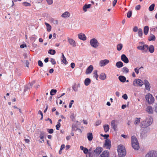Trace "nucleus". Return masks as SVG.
Masks as SVG:
<instances>
[{
    "mask_svg": "<svg viewBox=\"0 0 157 157\" xmlns=\"http://www.w3.org/2000/svg\"><path fill=\"white\" fill-rule=\"evenodd\" d=\"M152 121V118L151 117H148L141 122V126L143 128L147 127L151 124Z\"/></svg>",
    "mask_w": 157,
    "mask_h": 157,
    "instance_id": "1",
    "label": "nucleus"
},
{
    "mask_svg": "<svg viewBox=\"0 0 157 157\" xmlns=\"http://www.w3.org/2000/svg\"><path fill=\"white\" fill-rule=\"evenodd\" d=\"M132 145V147L135 150H138L139 148V145L136 138L134 136L131 137Z\"/></svg>",
    "mask_w": 157,
    "mask_h": 157,
    "instance_id": "2",
    "label": "nucleus"
},
{
    "mask_svg": "<svg viewBox=\"0 0 157 157\" xmlns=\"http://www.w3.org/2000/svg\"><path fill=\"white\" fill-rule=\"evenodd\" d=\"M117 151L118 155L120 157H124L126 154L125 147L122 145H120L118 147Z\"/></svg>",
    "mask_w": 157,
    "mask_h": 157,
    "instance_id": "3",
    "label": "nucleus"
},
{
    "mask_svg": "<svg viewBox=\"0 0 157 157\" xmlns=\"http://www.w3.org/2000/svg\"><path fill=\"white\" fill-rule=\"evenodd\" d=\"M146 100L147 101L148 103L151 104L154 102V98L152 95L149 94H147L145 97Z\"/></svg>",
    "mask_w": 157,
    "mask_h": 157,
    "instance_id": "4",
    "label": "nucleus"
},
{
    "mask_svg": "<svg viewBox=\"0 0 157 157\" xmlns=\"http://www.w3.org/2000/svg\"><path fill=\"white\" fill-rule=\"evenodd\" d=\"M144 82L139 79H136L133 82V85L135 86H142L143 85Z\"/></svg>",
    "mask_w": 157,
    "mask_h": 157,
    "instance_id": "5",
    "label": "nucleus"
},
{
    "mask_svg": "<svg viewBox=\"0 0 157 157\" xmlns=\"http://www.w3.org/2000/svg\"><path fill=\"white\" fill-rule=\"evenodd\" d=\"M90 44L93 47L96 48L98 46L99 43L97 39L93 38L90 40Z\"/></svg>",
    "mask_w": 157,
    "mask_h": 157,
    "instance_id": "6",
    "label": "nucleus"
},
{
    "mask_svg": "<svg viewBox=\"0 0 157 157\" xmlns=\"http://www.w3.org/2000/svg\"><path fill=\"white\" fill-rule=\"evenodd\" d=\"M145 157H157V151H151L146 155Z\"/></svg>",
    "mask_w": 157,
    "mask_h": 157,
    "instance_id": "7",
    "label": "nucleus"
},
{
    "mask_svg": "<svg viewBox=\"0 0 157 157\" xmlns=\"http://www.w3.org/2000/svg\"><path fill=\"white\" fill-rule=\"evenodd\" d=\"M103 147H105L107 149H109L111 147V143L110 140L109 139H107L105 141V143L103 145Z\"/></svg>",
    "mask_w": 157,
    "mask_h": 157,
    "instance_id": "8",
    "label": "nucleus"
},
{
    "mask_svg": "<svg viewBox=\"0 0 157 157\" xmlns=\"http://www.w3.org/2000/svg\"><path fill=\"white\" fill-rule=\"evenodd\" d=\"M102 150L103 148L102 147H97L95 150L94 151V155H98Z\"/></svg>",
    "mask_w": 157,
    "mask_h": 157,
    "instance_id": "9",
    "label": "nucleus"
},
{
    "mask_svg": "<svg viewBox=\"0 0 157 157\" xmlns=\"http://www.w3.org/2000/svg\"><path fill=\"white\" fill-rule=\"evenodd\" d=\"M109 62V60L107 59L101 60L99 62V65L101 67H104L108 64Z\"/></svg>",
    "mask_w": 157,
    "mask_h": 157,
    "instance_id": "10",
    "label": "nucleus"
},
{
    "mask_svg": "<svg viewBox=\"0 0 157 157\" xmlns=\"http://www.w3.org/2000/svg\"><path fill=\"white\" fill-rule=\"evenodd\" d=\"M137 48L139 50L143 51V52H146L148 49V46L147 45H144L143 46H138Z\"/></svg>",
    "mask_w": 157,
    "mask_h": 157,
    "instance_id": "11",
    "label": "nucleus"
},
{
    "mask_svg": "<svg viewBox=\"0 0 157 157\" xmlns=\"http://www.w3.org/2000/svg\"><path fill=\"white\" fill-rule=\"evenodd\" d=\"M117 121L116 120H113L111 122V124L112 127L114 131L116 130V128H117V125L116 124Z\"/></svg>",
    "mask_w": 157,
    "mask_h": 157,
    "instance_id": "12",
    "label": "nucleus"
},
{
    "mask_svg": "<svg viewBox=\"0 0 157 157\" xmlns=\"http://www.w3.org/2000/svg\"><path fill=\"white\" fill-rule=\"evenodd\" d=\"M121 60L124 63H127L129 62V60L126 56L124 54H122L121 56Z\"/></svg>",
    "mask_w": 157,
    "mask_h": 157,
    "instance_id": "13",
    "label": "nucleus"
},
{
    "mask_svg": "<svg viewBox=\"0 0 157 157\" xmlns=\"http://www.w3.org/2000/svg\"><path fill=\"white\" fill-rule=\"evenodd\" d=\"M34 83V82H33L30 83H29L28 85L25 86L24 88V92H26L28 89H29L30 88H31L32 86L33 85Z\"/></svg>",
    "mask_w": 157,
    "mask_h": 157,
    "instance_id": "14",
    "label": "nucleus"
},
{
    "mask_svg": "<svg viewBox=\"0 0 157 157\" xmlns=\"http://www.w3.org/2000/svg\"><path fill=\"white\" fill-rule=\"evenodd\" d=\"M93 69V67L92 65H90L86 69V74H89L91 73Z\"/></svg>",
    "mask_w": 157,
    "mask_h": 157,
    "instance_id": "15",
    "label": "nucleus"
},
{
    "mask_svg": "<svg viewBox=\"0 0 157 157\" xmlns=\"http://www.w3.org/2000/svg\"><path fill=\"white\" fill-rule=\"evenodd\" d=\"M145 87L146 89L148 90H150V86L149 82L146 79L144 81V83Z\"/></svg>",
    "mask_w": 157,
    "mask_h": 157,
    "instance_id": "16",
    "label": "nucleus"
},
{
    "mask_svg": "<svg viewBox=\"0 0 157 157\" xmlns=\"http://www.w3.org/2000/svg\"><path fill=\"white\" fill-rule=\"evenodd\" d=\"M68 41L69 44L73 47L76 46V43L74 40L72 39L68 38Z\"/></svg>",
    "mask_w": 157,
    "mask_h": 157,
    "instance_id": "17",
    "label": "nucleus"
},
{
    "mask_svg": "<svg viewBox=\"0 0 157 157\" xmlns=\"http://www.w3.org/2000/svg\"><path fill=\"white\" fill-rule=\"evenodd\" d=\"M78 38L82 40H86V37L85 35L82 33H80L78 35Z\"/></svg>",
    "mask_w": 157,
    "mask_h": 157,
    "instance_id": "18",
    "label": "nucleus"
},
{
    "mask_svg": "<svg viewBox=\"0 0 157 157\" xmlns=\"http://www.w3.org/2000/svg\"><path fill=\"white\" fill-rule=\"evenodd\" d=\"M101 157H109V152L108 151H104L101 155Z\"/></svg>",
    "mask_w": 157,
    "mask_h": 157,
    "instance_id": "19",
    "label": "nucleus"
},
{
    "mask_svg": "<svg viewBox=\"0 0 157 157\" xmlns=\"http://www.w3.org/2000/svg\"><path fill=\"white\" fill-rule=\"evenodd\" d=\"M146 111L149 114H152L153 113L152 107L151 106H148L146 109Z\"/></svg>",
    "mask_w": 157,
    "mask_h": 157,
    "instance_id": "20",
    "label": "nucleus"
},
{
    "mask_svg": "<svg viewBox=\"0 0 157 157\" xmlns=\"http://www.w3.org/2000/svg\"><path fill=\"white\" fill-rule=\"evenodd\" d=\"M118 79L119 80L122 82H125L126 80V78L123 75H120L118 77Z\"/></svg>",
    "mask_w": 157,
    "mask_h": 157,
    "instance_id": "21",
    "label": "nucleus"
},
{
    "mask_svg": "<svg viewBox=\"0 0 157 157\" xmlns=\"http://www.w3.org/2000/svg\"><path fill=\"white\" fill-rule=\"evenodd\" d=\"M99 78L102 80H104L106 79V75L104 73H101L99 75Z\"/></svg>",
    "mask_w": 157,
    "mask_h": 157,
    "instance_id": "22",
    "label": "nucleus"
},
{
    "mask_svg": "<svg viewBox=\"0 0 157 157\" xmlns=\"http://www.w3.org/2000/svg\"><path fill=\"white\" fill-rule=\"evenodd\" d=\"M116 65L118 68H121L123 66V63L121 61H118L116 63Z\"/></svg>",
    "mask_w": 157,
    "mask_h": 157,
    "instance_id": "23",
    "label": "nucleus"
},
{
    "mask_svg": "<svg viewBox=\"0 0 157 157\" xmlns=\"http://www.w3.org/2000/svg\"><path fill=\"white\" fill-rule=\"evenodd\" d=\"M70 16V14L68 12H65L63 13L61 15L63 17L66 18Z\"/></svg>",
    "mask_w": 157,
    "mask_h": 157,
    "instance_id": "24",
    "label": "nucleus"
},
{
    "mask_svg": "<svg viewBox=\"0 0 157 157\" xmlns=\"http://www.w3.org/2000/svg\"><path fill=\"white\" fill-rule=\"evenodd\" d=\"M91 6V5L90 4L85 5L83 7V10L85 12H86L87 10V9L90 8Z\"/></svg>",
    "mask_w": 157,
    "mask_h": 157,
    "instance_id": "25",
    "label": "nucleus"
},
{
    "mask_svg": "<svg viewBox=\"0 0 157 157\" xmlns=\"http://www.w3.org/2000/svg\"><path fill=\"white\" fill-rule=\"evenodd\" d=\"M90 78H86L84 81L85 85L86 86L89 85L90 83Z\"/></svg>",
    "mask_w": 157,
    "mask_h": 157,
    "instance_id": "26",
    "label": "nucleus"
},
{
    "mask_svg": "<svg viewBox=\"0 0 157 157\" xmlns=\"http://www.w3.org/2000/svg\"><path fill=\"white\" fill-rule=\"evenodd\" d=\"M44 24L46 26L47 31L48 32L50 31L51 30V26L47 22H45Z\"/></svg>",
    "mask_w": 157,
    "mask_h": 157,
    "instance_id": "27",
    "label": "nucleus"
},
{
    "mask_svg": "<svg viewBox=\"0 0 157 157\" xmlns=\"http://www.w3.org/2000/svg\"><path fill=\"white\" fill-rule=\"evenodd\" d=\"M103 128L105 132H107L109 131V128L108 124H105L103 126Z\"/></svg>",
    "mask_w": 157,
    "mask_h": 157,
    "instance_id": "28",
    "label": "nucleus"
},
{
    "mask_svg": "<svg viewBox=\"0 0 157 157\" xmlns=\"http://www.w3.org/2000/svg\"><path fill=\"white\" fill-rule=\"evenodd\" d=\"M155 39V36L153 34H151L149 36L148 40L149 41H154Z\"/></svg>",
    "mask_w": 157,
    "mask_h": 157,
    "instance_id": "29",
    "label": "nucleus"
},
{
    "mask_svg": "<svg viewBox=\"0 0 157 157\" xmlns=\"http://www.w3.org/2000/svg\"><path fill=\"white\" fill-rule=\"evenodd\" d=\"M87 137L89 141H91L93 139V135L91 133H88L87 134Z\"/></svg>",
    "mask_w": 157,
    "mask_h": 157,
    "instance_id": "30",
    "label": "nucleus"
},
{
    "mask_svg": "<svg viewBox=\"0 0 157 157\" xmlns=\"http://www.w3.org/2000/svg\"><path fill=\"white\" fill-rule=\"evenodd\" d=\"M149 30V27L147 26H146L144 28V33L145 35H147L148 33Z\"/></svg>",
    "mask_w": 157,
    "mask_h": 157,
    "instance_id": "31",
    "label": "nucleus"
},
{
    "mask_svg": "<svg viewBox=\"0 0 157 157\" xmlns=\"http://www.w3.org/2000/svg\"><path fill=\"white\" fill-rule=\"evenodd\" d=\"M148 49L150 53H152L154 52V48L153 45H151L149 47H148Z\"/></svg>",
    "mask_w": 157,
    "mask_h": 157,
    "instance_id": "32",
    "label": "nucleus"
},
{
    "mask_svg": "<svg viewBox=\"0 0 157 157\" xmlns=\"http://www.w3.org/2000/svg\"><path fill=\"white\" fill-rule=\"evenodd\" d=\"M72 130L73 131H76V130H78L80 133H81L82 132L81 130L80 129L78 128L77 127H76V126L75 125H73L72 126Z\"/></svg>",
    "mask_w": 157,
    "mask_h": 157,
    "instance_id": "33",
    "label": "nucleus"
},
{
    "mask_svg": "<svg viewBox=\"0 0 157 157\" xmlns=\"http://www.w3.org/2000/svg\"><path fill=\"white\" fill-rule=\"evenodd\" d=\"M123 47V45L121 44H119L117 45V49L118 51H120L121 50Z\"/></svg>",
    "mask_w": 157,
    "mask_h": 157,
    "instance_id": "34",
    "label": "nucleus"
},
{
    "mask_svg": "<svg viewBox=\"0 0 157 157\" xmlns=\"http://www.w3.org/2000/svg\"><path fill=\"white\" fill-rule=\"evenodd\" d=\"M56 51L54 50L53 49H50L48 50V53L51 54L52 55H54L56 53Z\"/></svg>",
    "mask_w": 157,
    "mask_h": 157,
    "instance_id": "35",
    "label": "nucleus"
},
{
    "mask_svg": "<svg viewBox=\"0 0 157 157\" xmlns=\"http://www.w3.org/2000/svg\"><path fill=\"white\" fill-rule=\"evenodd\" d=\"M155 6V5L154 4H152L149 7V8H148L149 10L150 11H153L154 9Z\"/></svg>",
    "mask_w": 157,
    "mask_h": 157,
    "instance_id": "36",
    "label": "nucleus"
},
{
    "mask_svg": "<svg viewBox=\"0 0 157 157\" xmlns=\"http://www.w3.org/2000/svg\"><path fill=\"white\" fill-rule=\"evenodd\" d=\"M140 118H136L135 119V121L134 122L135 124L136 125L138 124L140 122Z\"/></svg>",
    "mask_w": 157,
    "mask_h": 157,
    "instance_id": "37",
    "label": "nucleus"
},
{
    "mask_svg": "<svg viewBox=\"0 0 157 157\" xmlns=\"http://www.w3.org/2000/svg\"><path fill=\"white\" fill-rule=\"evenodd\" d=\"M56 92L57 90H56L52 89L50 91V94L51 95H54Z\"/></svg>",
    "mask_w": 157,
    "mask_h": 157,
    "instance_id": "38",
    "label": "nucleus"
},
{
    "mask_svg": "<svg viewBox=\"0 0 157 157\" xmlns=\"http://www.w3.org/2000/svg\"><path fill=\"white\" fill-rule=\"evenodd\" d=\"M94 77L96 78L97 80H98V75L97 74V71L95 70L94 72Z\"/></svg>",
    "mask_w": 157,
    "mask_h": 157,
    "instance_id": "39",
    "label": "nucleus"
},
{
    "mask_svg": "<svg viewBox=\"0 0 157 157\" xmlns=\"http://www.w3.org/2000/svg\"><path fill=\"white\" fill-rule=\"evenodd\" d=\"M122 71L127 73L129 71L128 69L126 67H124L122 68Z\"/></svg>",
    "mask_w": 157,
    "mask_h": 157,
    "instance_id": "40",
    "label": "nucleus"
},
{
    "mask_svg": "<svg viewBox=\"0 0 157 157\" xmlns=\"http://www.w3.org/2000/svg\"><path fill=\"white\" fill-rule=\"evenodd\" d=\"M72 88L73 90L75 92L77 91L78 90V88L76 87V83H75V84L72 86Z\"/></svg>",
    "mask_w": 157,
    "mask_h": 157,
    "instance_id": "41",
    "label": "nucleus"
},
{
    "mask_svg": "<svg viewBox=\"0 0 157 157\" xmlns=\"http://www.w3.org/2000/svg\"><path fill=\"white\" fill-rule=\"evenodd\" d=\"M138 34L140 36H141L143 34L142 31L141 29H139L138 30Z\"/></svg>",
    "mask_w": 157,
    "mask_h": 157,
    "instance_id": "42",
    "label": "nucleus"
},
{
    "mask_svg": "<svg viewBox=\"0 0 157 157\" xmlns=\"http://www.w3.org/2000/svg\"><path fill=\"white\" fill-rule=\"evenodd\" d=\"M132 13V12L131 11H129L127 15V17L128 18H130L131 17Z\"/></svg>",
    "mask_w": 157,
    "mask_h": 157,
    "instance_id": "43",
    "label": "nucleus"
},
{
    "mask_svg": "<svg viewBox=\"0 0 157 157\" xmlns=\"http://www.w3.org/2000/svg\"><path fill=\"white\" fill-rule=\"evenodd\" d=\"M61 126V124L60 122H58V124L57 125H56V129L57 130H59V128Z\"/></svg>",
    "mask_w": 157,
    "mask_h": 157,
    "instance_id": "44",
    "label": "nucleus"
},
{
    "mask_svg": "<svg viewBox=\"0 0 157 157\" xmlns=\"http://www.w3.org/2000/svg\"><path fill=\"white\" fill-rule=\"evenodd\" d=\"M38 65L40 67H43V64L42 62L40 60L38 61Z\"/></svg>",
    "mask_w": 157,
    "mask_h": 157,
    "instance_id": "45",
    "label": "nucleus"
},
{
    "mask_svg": "<svg viewBox=\"0 0 157 157\" xmlns=\"http://www.w3.org/2000/svg\"><path fill=\"white\" fill-rule=\"evenodd\" d=\"M23 5L25 6H30V4L27 2H24L23 3Z\"/></svg>",
    "mask_w": 157,
    "mask_h": 157,
    "instance_id": "46",
    "label": "nucleus"
},
{
    "mask_svg": "<svg viewBox=\"0 0 157 157\" xmlns=\"http://www.w3.org/2000/svg\"><path fill=\"white\" fill-rule=\"evenodd\" d=\"M101 121L98 120L96 122L95 125V126H98V125H100L101 124Z\"/></svg>",
    "mask_w": 157,
    "mask_h": 157,
    "instance_id": "47",
    "label": "nucleus"
},
{
    "mask_svg": "<svg viewBox=\"0 0 157 157\" xmlns=\"http://www.w3.org/2000/svg\"><path fill=\"white\" fill-rule=\"evenodd\" d=\"M51 62L52 64L54 65L56 64V62L54 59L53 58H51Z\"/></svg>",
    "mask_w": 157,
    "mask_h": 157,
    "instance_id": "48",
    "label": "nucleus"
},
{
    "mask_svg": "<svg viewBox=\"0 0 157 157\" xmlns=\"http://www.w3.org/2000/svg\"><path fill=\"white\" fill-rule=\"evenodd\" d=\"M61 60L62 62H63L65 64H67V62L66 60V58L64 59H61Z\"/></svg>",
    "mask_w": 157,
    "mask_h": 157,
    "instance_id": "49",
    "label": "nucleus"
},
{
    "mask_svg": "<svg viewBox=\"0 0 157 157\" xmlns=\"http://www.w3.org/2000/svg\"><path fill=\"white\" fill-rule=\"evenodd\" d=\"M45 133L43 132V131H41L40 132V136H44L45 135Z\"/></svg>",
    "mask_w": 157,
    "mask_h": 157,
    "instance_id": "50",
    "label": "nucleus"
},
{
    "mask_svg": "<svg viewBox=\"0 0 157 157\" xmlns=\"http://www.w3.org/2000/svg\"><path fill=\"white\" fill-rule=\"evenodd\" d=\"M47 131H48V132L49 133H52L53 132V129H47Z\"/></svg>",
    "mask_w": 157,
    "mask_h": 157,
    "instance_id": "51",
    "label": "nucleus"
},
{
    "mask_svg": "<svg viewBox=\"0 0 157 157\" xmlns=\"http://www.w3.org/2000/svg\"><path fill=\"white\" fill-rule=\"evenodd\" d=\"M122 98L125 100H127L128 98V96L126 94H124L122 96Z\"/></svg>",
    "mask_w": 157,
    "mask_h": 157,
    "instance_id": "52",
    "label": "nucleus"
},
{
    "mask_svg": "<svg viewBox=\"0 0 157 157\" xmlns=\"http://www.w3.org/2000/svg\"><path fill=\"white\" fill-rule=\"evenodd\" d=\"M83 152L85 154H86L88 152V150L86 148H85L83 150Z\"/></svg>",
    "mask_w": 157,
    "mask_h": 157,
    "instance_id": "53",
    "label": "nucleus"
},
{
    "mask_svg": "<svg viewBox=\"0 0 157 157\" xmlns=\"http://www.w3.org/2000/svg\"><path fill=\"white\" fill-rule=\"evenodd\" d=\"M46 1L49 5L52 4L53 2L52 0H46Z\"/></svg>",
    "mask_w": 157,
    "mask_h": 157,
    "instance_id": "54",
    "label": "nucleus"
},
{
    "mask_svg": "<svg viewBox=\"0 0 157 157\" xmlns=\"http://www.w3.org/2000/svg\"><path fill=\"white\" fill-rule=\"evenodd\" d=\"M74 102V101L73 100H72L71 101V102L69 104V107L70 108H71L72 105L73 104V103Z\"/></svg>",
    "mask_w": 157,
    "mask_h": 157,
    "instance_id": "55",
    "label": "nucleus"
},
{
    "mask_svg": "<svg viewBox=\"0 0 157 157\" xmlns=\"http://www.w3.org/2000/svg\"><path fill=\"white\" fill-rule=\"evenodd\" d=\"M141 6L140 5H138L136 6L135 9L136 10H138L140 8Z\"/></svg>",
    "mask_w": 157,
    "mask_h": 157,
    "instance_id": "56",
    "label": "nucleus"
},
{
    "mask_svg": "<svg viewBox=\"0 0 157 157\" xmlns=\"http://www.w3.org/2000/svg\"><path fill=\"white\" fill-rule=\"evenodd\" d=\"M138 30V28L136 26H135L133 29V31L134 32H136Z\"/></svg>",
    "mask_w": 157,
    "mask_h": 157,
    "instance_id": "57",
    "label": "nucleus"
},
{
    "mask_svg": "<svg viewBox=\"0 0 157 157\" xmlns=\"http://www.w3.org/2000/svg\"><path fill=\"white\" fill-rule=\"evenodd\" d=\"M117 2V0H114L113 2V6H114L116 4Z\"/></svg>",
    "mask_w": 157,
    "mask_h": 157,
    "instance_id": "58",
    "label": "nucleus"
},
{
    "mask_svg": "<svg viewBox=\"0 0 157 157\" xmlns=\"http://www.w3.org/2000/svg\"><path fill=\"white\" fill-rule=\"evenodd\" d=\"M71 66L72 68H74L75 67V64L73 63H72L71 64Z\"/></svg>",
    "mask_w": 157,
    "mask_h": 157,
    "instance_id": "59",
    "label": "nucleus"
},
{
    "mask_svg": "<svg viewBox=\"0 0 157 157\" xmlns=\"http://www.w3.org/2000/svg\"><path fill=\"white\" fill-rule=\"evenodd\" d=\"M109 136L108 134H105L104 135L103 137L106 140L107 139V138L109 137Z\"/></svg>",
    "mask_w": 157,
    "mask_h": 157,
    "instance_id": "60",
    "label": "nucleus"
},
{
    "mask_svg": "<svg viewBox=\"0 0 157 157\" xmlns=\"http://www.w3.org/2000/svg\"><path fill=\"white\" fill-rule=\"evenodd\" d=\"M139 69H137V68H136L134 70L135 72L137 74H138L139 73Z\"/></svg>",
    "mask_w": 157,
    "mask_h": 157,
    "instance_id": "61",
    "label": "nucleus"
},
{
    "mask_svg": "<svg viewBox=\"0 0 157 157\" xmlns=\"http://www.w3.org/2000/svg\"><path fill=\"white\" fill-rule=\"evenodd\" d=\"M64 147L65 145L63 144L60 147V150H62Z\"/></svg>",
    "mask_w": 157,
    "mask_h": 157,
    "instance_id": "62",
    "label": "nucleus"
},
{
    "mask_svg": "<svg viewBox=\"0 0 157 157\" xmlns=\"http://www.w3.org/2000/svg\"><path fill=\"white\" fill-rule=\"evenodd\" d=\"M25 47H26V44H22L20 45V48H24Z\"/></svg>",
    "mask_w": 157,
    "mask_h": 157,
    "instance_id": "63",
    "label": "nucleus"
},
{
    "mask_svg": "<svg viewBox=\"0 0 157 157\" xmlns=\"http://www.w3.org/2000/svg\"><path fill=\"white\" fill-rule=\"evenodd\" d=\"M25 64L26 65V66L29 67V62L28 60H26Z\"/></svg>",
    "mask_w": 157,
    "mask_h": 157,
    "instance_id": "64",
    "label": "nucleus"
}]
</instances>
